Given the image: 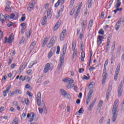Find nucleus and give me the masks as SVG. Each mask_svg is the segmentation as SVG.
Instances as JSON below:
<instances>
[{"label":"nucleus","instance_id":"nucleus-1","mask_svg":"<svg viewBox=\"0 0 124 124\" xmlns=\"http://www.w3.org/2000/svg\"><path fill=\"white\" fill-rule=\"evenodd\" d=\"M118 102L119 99H116L113 105V109L112 110L113 123H115V122H116V120H117V116H118V112H119L117 110V108H118Z\"/></svg>","mask_w":124,"mask_h":124},{"label":"nucleus","instance_id":"nucleus-2","mask_svg":"<svg viewBox=\"0 0 124 124\" xmlns=\"http://www.w3.org/2000/svg\"><path fill=\"white\" fill-rule=\"evenodd\" d=\"M38 105L40 107L38 108L40 114H42L43 112H44L45 114H47V108H46V106H45V103H44V102H41V104H39Z\"/></svg>","mask_w":124,"mask_h":124},{"label":"nucleus","instance_id":"nucleus-3","mask_svg":"<svg viewBox=\"0 0 124 124\" xmlns=\"http://www.w3.org/2000/svg\"><path fill=\"white\" fill-rule=\"evenodd\" d=\"M121 68V63H119L117 65L116 71H115V74L114 75V80L117 81L118 79V76L119 75V74L120 73V70Z\"/></svg>","mask_w":124,"mask_h":124},{"label":"nucleus","instance_id":"nucleus-4","mask_svg":"<svg viewBox=\"0 0 124 124\" xmlns=\"http://www.w3.org/2000/svg\"><path fill=\"white\" fill-rule=\"evenodd\" d=\"M93 90H90L87 97L86 99V105H89V103L91 102V99H92V95H93Z\"/></svg>","mask_w":124,"mask_h":124},{"label":"nucleus","instance_id":"nucleus-5","mask_svg":"<svg viewBox=\"0 0 124 124\" xmlns=\"http://www.w3.org/2000/svg\"><path fill=\"white\" fill-rule=\"evenodd\" d=\"M56 52V47H53L51 50L49 52L48 54V59H51L52 57V56L55 54Z\"/></svg>","mask_w":124,"mask_h":124},{"label":"nucleus","instance_id":"nucleus-6","mask_svg":"<svg viewBox=\"0 0 124 124\" xmlns=\"http://www.w3.org/2000/svg\"><path fill=\"white\" fill-rule=\"evenodd\" d=\"M65 35H66V29H64L60 35V40L62 41H63Z\"/></svg>","mask_w":124,"mask_h":124},{"label":"nucleus","instance_id":"nucleus-7","mask_svg":"<svg viewBox=\"0 0 124 124\" xmlns=\"http://www.w3.org/2000/svg\"><path fill=\"white\" fill-rule=\"evenodd\" d=\"M111 91H112V85L108 87V90L107 91V93H106L107 100H108V99H109V96H110V93H111Z\"/></svg>","mask_w":124,"mask_h":124},{"label":"nucleus","instance_id":"nucleus-8","mask_svg":"<svg viewBox=\"0 0 124 124\" xmlns=\"http://www.w3.org/2000/svg\"><path fill=\"white\" fill-rule=\"evenodd\" d=\"M36 99H37V104H41V102H40V101H41V92H38L37 94V97H36Z\"/></svg>","mask_w":124,"mask_h":124},{"label":"nucleus","instance_id":"nucleus-9","mask_svg":"<svg viewBox=\"0 0 124 124\" xmlns=\"http://www.w3.org/2000/svg\"><path fill=\"white\" fill-rule=\"evenodd\" d=\"M50 69V63H46L44 69V73H47L49 72V70Z\"/></svg>","mask_w":124,"mask_h":124},{"label":"nucleus","instance_id":"nucleus-10","mask_svg":"<svg viewBox=\"0 0 124 124\" xmlns=\"http://www.w3.org/2000/svg\"><path fill=\"white\" fill-rule=\"evenodd\" d=\"M67 48V44L64 45L62 50V52H63V54L62 55V57H61V58H63V59L64 58V56L65 55V53H66Z\"/></svg>","mask_w":124,"mask_h":124},{"label":"nucleus","instance_id":"nucleus-11","mask_svg":"<svg viewBox=\"0 0 124 124\" xmlns=\"http://www.w3.org/2000/svg\"><path fill=\"white\" fill-rule=\"evenodd\" d=\"M86 27H87V20H82L81 22V30L82 31L86 29Z\"/></svg>","mask_w":124,"mask_h":124},{"label":"nucleus","instance_id":"nucleus-12","mask_svg":"<svg viewBox=\"0 0 124 124\" xmlns=\"http://www.w3.org/2000/svg\"><path fill=\"white\" fill-rule=\"evenodd\" d=\"M96 101V99H94L90 104L89 107L88 108L89 111H91L93 106H94V104H95V102Z\"/></svg>","mask_w":124,"mask_h":124},{"label":"nucleus","instance_id":"nucleus-13","mask_svg":"<svg viewBox=\"0 0 124 124\" xmlns=\"http://www.w3.org/2000/svg\"><path fill=\"white\" fill-rule=\"evenodd\" d=\"M63 64V58L61 57L60 63L58 65V69L61 70L62 68V65Z\"/></svg>","mask_w":124,"mask_h":124},{"label":"nucleus","instance_id":"nucleus-14","mask_svg":"<svg viewBox=\"0 0 124 124\" xmlns=\"http://www.w3.org/2000/svg\"><path fill=\"white\" fill-rule=\"evenodd\" d=\"M62 81L64 82V83H67V84H68V83H73V80L72 79L67 78L62 79Z\"/></svg>","mask_w":124,"mask_h":124},{"label":"nucleus","instance_id":"nucleus-15","mask_svg":"<svg viewBox=\"0 0 124 124\" xmlns=\"http://www.w3.org/2000/svg\"><path fill=\"white\" fill-rule=\"evenodd\" d=\"M104 37L102 36H99L97 38L98 40L97 41V43L98 45H100L101 43H102V39H103Z\"/></svg>","mask_w":124,"mask_h":124},{"label":"nucleus","instance_id":"nucleus-16","mask_svg":"<svg viewBox=\"0 0 124 124\" xmlns=\"http://www.w3.org/2000/svg\"><path fill=\"white\" fill-rule=\"evenodd\" d=\"M107 76H108V74L107 73L103 74L102 77H103V80H102V84H105V82H106V78H107Z\"/></svg>","mask_w":124,"mask_h":124},{"label":"nucleus","instance_id":"nucleus-17","mask_svg":"<svg viewBox=\"0 0 124 124\" xmlns=\"http://www.w3.org/2000/svg\"><path fill=\"white\" fill-rule=\"evenodd\" d=\"M13 33H12L11 35H10L9 38L8 39V43H12L13 41Z\"/></svg>","mask_w":124,"mask_h":124},{"label":"nucleus","instance_id":"nucleus-18","mask_svg":"<svg viewBox=\"0 0 124 124\" xmlns=\"http://www.w3.org/2000/svg\"><path fill=\"white\" fill-rule=\"evenodd\" d=\"M61 23H62V21L61 20L58 21L57 23H56L54 27L55 30H58L60 28Z\"/></svg>","mask_w":124,"mask_h":124},{"label":"nucleus","instance_id":"nucleus-19","mask_svg":"<svg viewBox=\"0 0 124 124\" xmlns=\"http://www.w3.org/2000/svg\"><path fill=\"white\" fill-rule=\"evenodd\" d=\"M26 67H27V64L21 65L20 66L19 70L20 73H21V72H22V71H23V70H24Z\"/></svg>","mask_w":124,"mask_h":124},{"label":"nucleus","instance_id":"nucleus-20","mask_svg":"<svg viewBox=\"0 0 124 124\" xmlns=\"http://www.w3.org/2000/svg\"><path fill=\"white\" fill-rule=\"evenodd\" d=\"M0 21L2 22V24H4V22H5V20H4V16L2 14H0Z\"/></svg>","mask_w":124,"mask_h":124},{"label":"nucleus","instance_id":"nucleus-21","mask_svg":"<svg viewBox=\"0 0 124 124\" xmlns=\"http://www.w3.org/2000/svg\"><path fill=\"white\" fill-rule=\"evenodd\" d=\"M61 94L64 96V97H65L66 95H68V94L66 93V92H65V90L63 89H61Z\"/></svg>","mask_w":124,"mask_h":124},{"label":"nucleus","instance_id":"nucleus-22","mask_svg":"<svg viewBox=\"0 0 124 124\" xmlns=\"http://www.w3.org/2000/svg\"><path fill=\"white\" fill-rule=\"evenodd\" d=\"M75 48H76V42L75 41H73L72 42V51H75V50H76V49H75Z\"/></svg>","mask_w":124,"mask_h":124},{"label":"nucleus","instance_id":"nucleus-23","mask_svg":"<svg viewBox=\"0 0 124 124\" xmlns=\"http://www.w3.org/2000/svg\"><path fill=\"white\" fill-rule=\"evenodd\" d=\"M47 23V17L46 16H44L43 17V19L42 22V25L44 26Z\"/></svg>","mask_w":124,"mask_h":124},{"label":"nucleus","instance_id":"nucleus-24","mask_svg":"<svg viewBox=\"0 0 124 124\" xmlns=\"http://www.w3.org/2000/svg\"><path fill=\"white\" fill-rule=\"evenodd\" d=\"M48 39L47 38H45L43 43L42 44V47H44L46 45V44L47 43V41H48Z\"/></svg>","mask_w":124,"mask_h":124},{"label":"nucleus","instance_id":"nucleus-25","mask_svg":"<svg viewBox=\"0 0 124 124\" xmlns=\"http://www.w3.org/2000/svg\"><path fill=\"white\" fill-rule=\"evenodd\" d=\"M36 45V42L35 41H34L30 45V47L32 50L34 48V46Z\"/></svg>","mask_w":124,"mask_h":124},{"label":"nucleus","instance_id":"nucleus-26","mask_svg":"<svg viewBox=\"0 0 124 124\" xmlns=\"http://www.w3.org/2000/svg\"><path fill=\"white\" fill-rule=\"evenodd\" d=\"M120 21H118L115 26V30L116 31H118L119 30V29H120Z\"/></svg>","mask_w":124,"mask_h":124},{"label":"nucleus","instance_id":"nucleus-27","mask_svg":"<svg viewBox=\"0 0 124 124\" xmlns=\"http://www.w3.org/2000/svg\"><path fill=\"white\" fill-rule=\"evenodd\" d=\"M30 6H32L34 8V6H35V1L33 0H31V2L29 4Z\"/></svg>","mask_w":124,"mask_h":124},{"label":"nucleus","instance_id":"nucleus-28","mask_svg":"<svg viewBox=\"0 0 124 124\" xmlns=\"http://www.w3.org/2000/svg\"><path fill=\"white\" fill-rule=\"evenodd\" d=\"M94 85H95L94 82H91L89 86V89H93V88H94Z\"/></svg>","mask_w":124,"mask_h":124},{"label":"nucleus","instance_id":"nucleus-29","mask_svg":"<svg viewBox=\"0 0 124 124\" xmlns=\"http://www.w3.org/2000/svg\"><path fill=\"white\" fill-rule=\"evenodd\" d=\"M73 83L69 82L68 83L67 85V88L68 89H71V88H73Z\"/></svg>","mask_w":124,"mask_h":124},{"label":"nucleus","instance_id":"nucleus-30","mask_svg":"<svg viewBox=\"0 0 124 124\" xmlns=\"http://www.w3.org/2000/svg\"><path fill=\"white\" fill-rule=\"evenodd\" d=\"M9 89H10V88L8 87V88L6 90V91H3V96L4 97L6 96V93H8V92L9 91Z\"/></svg>","mask_w":124,"mask_h":124},{"label":"nucleus","instance_id":"nucleus-31","mask_svg":"<svg viewBox=\"0 0 124 124\" xmlns=\"http://www.w3.org/2000/svg\"><path fill=\"white\" fill-rule=\"evenodd\" d=\"M121 0H117V3L116 4V8H119L121 6V2L120 1Z\"/></svg>","mask_w":124,"mask_h":124},{"label":"nucleus","instance_id":"nucleus-32","mask_svg":"<svg viewBox=\"0 0 124 124\" xmlns=\"http://www.w3.org/2000/svg\"><path fill=\"white\" fill-rule=\"evenodd\" d=\"M74 53L73 54V58H76V57H77V52H78V50L77 49H76L75 50H73Z\"/></svg>","mask_w":124,"mask_h":124},{"label":"nucleus","instance_id":"nucleus-33","mask_svg":"<svg viewBox=\"0 0 124 124\" xmlns=\"http://www.w3.org/2000/svg\"><path fill=\"white\" fill-rule=\"evenodd\" d=\"M85 57H86V55L84 52H81V60L82 62H84V59H85Z\"/></svg>","mask_w":124,"mask_h":124},{"label":"nucleus","instance_id":"nucleus-34","mask_svg":"<svg viewBox=\"0 0 124 124\" xmlns=\"http://www.w3.org/2000/svg\"><path fill=\"white\" fill-rule=\"evenodd\" d=\"M62 11H63V10L60 9V10H59V12H58V15L56 17V19H58V18H59V17L61 16V14L62 13Z\"/></svg>","mask_w":124,"mask_h":124},{"label":"nucleus","instance_id":"nucleus-35","mask_svg":"<svg viewBox=\"0 0 124 124\" xmlns=\"http://www.w3.org/2000/svg\"><path fill=\"white\" fill-rule=\"evenodd\" d=\"M88 8L92 7V0H88Z\"/></svg>","mask_w":124,"mask_h":124},{"label":"nucleus","instance_id":"nucleus-36","mask_svg":"<svg viewBox=\"0 0 124 124\" xmlns=\"http://www.w3.org/2000/svg\"><path fill=\"white\" fill-rule=\"evenodd\" d=\"M51 44L54 46V45L55 44V39H54V38H52L49 42Z\"/></svg>","mask_w":124,"mask_h":124},{"label":"nucleus","instance_id":"nucleus-37","mask_svg":"<svg viewBox=\"0 0 124 124\" xmlns=\"http://www.w3.org/2000/svg\"><path fill=\"white\" fill-rule=\"evenodd\" d=\"M20 26L22 27V29H27V24L25 23H21Z\"/></svg>","mask_w":124,"mask_h":124},{"label":"nucleus","instance_id":"nucleus-38","mask_svg":"<svg viewBox=\"0 0 124 124\" xmlns=\"http://www.w3.org/2000/svg\"><path fill=\"white\" fill-rule=\"evenodd\" d=\"M61 3V0H58V2H56L54 5L55 7H58L60 5Z\"/></svg>","mask_w":124,"mask_h":124},{"label":"nucleus","instance_id":"nucleus-39","mask_svg":"<svg viewBox=\"0 0 124 124\" xmlns=\"http://www.w3.org/2000/svg\"><path fill=\"white\" fill-rule=\"evenodd\" d=\"M33 7H32L31 6L28 5V7L27 8V9L28 11H31L33 9Z\"/></svg>","mask_w":124,"mask_h":124},{"label":"nucleus","instance_id":"nucleus-40","mask_svg":"<svg viewBox=\"0 0 124 124\" xmlns=\"http://www.w3.org/2000/svg\"><path fill=\"white\" fill-rule=\"evenodd\" d=\"M25 104L27 106H29V105L30 104V100H29V99H28V98H26V99H25Z\"/></svg>","mask_w":124,"mask_h":124},{"label":"nucleus","instance_id":"nucleus-41","mask_svg":"<svg viewBox=\"0 0 124 124\" xmlns=\"http://www.w3.org/2000/svg\"><path fill=\"white\" fill-rule=\"evenodd\" d=\"M22 22H24L26 20V15L25 14L22 15V17L21 18Z\"/></svg>","mask_w":124,"mask_h":124},{"label":"nucleus","instance_id":"nucleus-42","mask_svg":"<svg viewBox=\"0 0 124 124\" xmlns=\"http://www.w3.org/2000/svg\"><path fill=\"white\" fill-rule=\"evenodd\" d=\"M116 47V44L115 43H113L112 45V46L111 47V52H114V51H115V48Z\"/></svg>","mask_w":124,"mask_h":124},{"label":"nucleus","instance_id":"nucleus-43","mask_svg":"<svg viewBox=\"0 0 124 124\" xmlns=\"http://www.w3.org/2000/svg\"><path fill=\"white\" fill-rule=\"evenodd\" d=\"M25 80H28V81L30 82V81L31 80V78H30V77H25L24 78V79H22V81H25Z\"/></svg>","mask_w":124,"mask_h":124},{"label":"nucleus","instance_id":"nucleus-44","mask_svg":"<svg viewBox=\"0 0 124 124\" xmlns=\"http://www.w3.org/2000/svg\"><path fill=\"white\" fill-rule=\"evenodd\" d=\"M10 5L9 4H7L6 7H5V10L6 11H8L9 9H10Z\"/></svg>","mask_w":124,"mask_h":124},{"label":"nucleus","instance_id":"nucleus-45","mask_svg":"<svg viewBox=\"0 0 124 124\" xmlns=\"http://www.w3.org/2000/svg\"><path fill=\"white\" fill-rule=\"evenodd\" d=\"M98 33L99 34H102V35H103V34H104V31L103 29H100L98 31Z\"/></svg>","mask_w":124,"mask_h":124},{"label":"nucleus","instance_id":"nucleus-46","mask_svg":"<svg viewBox=\"0 0 124 124\" xmlns=\"http://www.w3.org/2000/svg\"><path fill=\"white\" fill-rule=\"evenodd\" d=\"M104 120V117H102L101 118V119H100V120L99 121V123L100 124H102L103 123V121Z\"/></svg>","mask_w":124,"mask_h":124},{"label":"nucleus","instance_id":"nucleus-47","mask_svg":"<svg viewBox=\"0 0 124 124\" xmlns=\"http://www.w3.org/2000/svg\"><path fill=\"white\" fill-rule=\"evenodd\" d=\"M114 61H115V55H113L112 56V57H111V63L113 64Z\"/></svg>","mask_w":124,"mask_h":124},{"label":"nucleus","instance_id":"nucleus-48","mask_svg":"<svg viewBox=\"0 0 124 124\" xmlns=\"http://www.w3.org/2000/svg\"><path fill=\"white\" fill-rule=\"evenodd\" d=\"M102 104H103V101L100 100L98 104V107H101L102 106Z\"/></svg>","mask_w":124,"mask_h":124},{"label":"nucleus","instance_id":"nucleus-49","mask_svg":"<svg viewBox=\"0 0 124 124\" xmlns=\"http://www.w3.org/2000/svg\"><path fill=\"white\" fill-rule=\"evenodd\" d=\"M16 93H18V94H21L22 93V91L20 89L16 90Z\"/></svg>","mask_w":124,"mask_h":124},{"label":"nucleus","instance_id":"nucleus-50","mask_svg":"<svg viewBox=\"0 0 124 124\" xmlns=\"http://www.w3.org/2000/svg\"><path fill=\"white\" fill-rule=\"evenodd\" d=\"M57 50L56 51V54L57 55H59V54H60V46H58L57 47Z\"/></svg>","mask_w":124,"mask_h":124},{"label":"nucleus","instance_id":"nucleus-51","mask_svg":"<svg viewBox=\"0 0 124 124\" xmlns=\"http://www.w3.org/2000/svg\"><path fill=\"white\" fill-rule=\"evenodd\" d=\"M93 20H90L89 23V26L90 27V28H92L93 27Z\"/></svg>","mask_w":124,"mask_h":124},{"label":"nucleus","instance_id":"nucleus-52","mask_svg":"<svg viewBox=\"0 0 124 124\" xmlns=\"http://www.w3.org/2000/svg\"><path fill=\"white\" fill-rule=\"evenodd\" d=\"M84 112V110L83 108H80L79 110H78L79 114H83V112Z\"/></svg>","mask_w":124,"mask_h":124},{"label":"nucleus","instance_id":"nucleus-53","mask_svg":"<svg viewBox=\"0 0 124 124\" xmlns=\"http://www.w3.org/2000/svg\"><path fill=\"white\" fill-rule=\"evenodd\" d=\"M13 104L14 106H18L19 105V103H18V102L17 101L13 102Z\"/></svg>","mask_w":124,"mask_h":124},{"label":"nucleus","instance_id":"nucleus-54","mask_svg":"<svg viewBox=\"0 0 124 124\" xmlns=\"http://www.w3.org/2000/svg\"><path fill=\"white\" fill-rule=\"evenodd\" d=\"M80 48L81 49V50H83L84 48V43L83 42H81L80 43Z\"/></svg>","mask_w":124,"mask_h":124},{"label":"nucleus","instance_id":"nucleus-55","mask_svg":"<svg viewBox=\"0 0 124 124\" xmlns=\"http://www.w3.org/2000/svg\"><path fill=\"white\" fill-rule=\"evenodd\" d=\"M4 19H10V16L5 15L4 16Z\"/></svg>","mask_w":124,"mask_h":124},{"label":"nucleus","instance_id":"nucleus-56","mask_svg":"<svg viewBox=\"0 0 124 124\" xmlns=\"http://www.w3.org/2000/svg\"><path fill=\"white\" fill-rule=\"evenodd\" d=\"M74 12H75V9H72L71 11L70 15H73V14H74Z\"/></svg>","mask_w":124,"mask_h":124},{"label":"nucleus","instance_id":"nucleus-57","mask_svg":"<svg viewBox=\"0 0 124 124\" xmlns=\"http://www.w3.org/2000/svg\"><path fill=\"white\" fill-rule=\"evenodd\" d=\"M31 34V31L30 30H29L28 32V34H27V37H29V38H30Z\"/></svg>","mask_w":124,"mask_h":124},{"label":"nucleus","instance_id":"nucleus-58","mask_svg":"<svg viewBox=\"0 0 124 124\" xmlns=\"http://www.w3.org/2000/svg\"><path fill=\"white\" fill-rule=\"evenodd\" d=\"M94 69H95V67H93V66H91L89 68V70H90V71H93V70H94Z\"/></svg>","mask_w":124,"mask_h":124},{"label":"nucleus","instance_id":"nucleus-59","mask_svg":"<svg viewBox=\"0 0 124 124\" xmlns=\"http://www.w3.org/2000/svg\"><path fill=\"white\" fill-rule=\"evenodd\" d=\"M27 93V94L28 95H29V96L30 97H31V93L30 92L27 91V93Z\"/></svg>","mask_w":124,"mask_h":124},{"label":"nucleus","instance_id":"nucleus-60","mask_svg":"<svg viewBox=\"0 0 124 124\" xmlns=\"http://www.w3.org/2000/svg\"><path fill=\"white\" fill-rule=\"evenodd\" d=\"M13 26V22H9L7 24V26L10 27H12Z\"/></svg>","mask_w":124,"mask_h":124},{"label":"nucleus","instance_id":"nucleus-61","mask_svg":"<svg viewBox=\"0 0 124 124\" xmlns=\"http://www.w3.org/2000/svg\"><path fill=\"white\" fill-rule=\"evenodd\" d=\"M15 17V15L14 14H12L11 16H10V19H13Z\"/></svg>","mask_w":124,"mask_h":124},{"label":"nucleus","instance_id":"nucleus-62","mask_svg":"<svg viewBox=\"0 0 124 124\" xmlns=\"http://www.w3.org/2000/svg\"><path fill=\"white\" fill-rule=\"evenodd\" d=\"M11 95H14V94H17V93L16 92V90L12 92L11 93Z\"/></svg>","mask_w":124,"mask_h":124},{"label":"nucleus","instance_id":"nucleus-63","mask_svg":"<svg viewBox=\"0 0 124 124\" xmlns=\"http://www.w3.org/2000/svg\"><path fill=\"white\" fill-rule=\"evenodd\" d=\"M30 88H31V85H30V84H26L25 85V88L26 89H30Z\"/></svg>","mask_w":124,"mask_h":124},{"label":"nucleus","instance_id":"nucleus-64","mask_svg":"<svg viewBox=\"0 0 124 124\" xmlns=\"http://www.w3.org/2000/svg\"><path fill=\"white\" fill-rule=\"evenodd\" d=\"M53 45H51V43H49L47 46V48H51V47H53Z\"/></svg>","mask_w":124,"mask_h":124}]
</instances>
